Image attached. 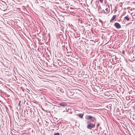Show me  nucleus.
I'll return each instance as SVG.
<instances>
[{
	"label": "nucleus",
	"instance_id": "nucleus-3",
	"mask_svg": "<svg viewBox=\"0 0 135 135\" xmlns=\"http://www.w3.org/2000/svg\"><path fill=\"white\" fill-rule=\"evenodd\" d=\"M114 26L117 28H120L121 27L120 25L118 23H115L114 24Z\"/></svg>",
	"mask_w": 135,
	"mask_h": 135
},
{
	"label": "nucleus",
	"instance_id": "nucleus-10",
	"mask_svg": "<svg viewBox=\"0 0 135 135\" xmlns=\"http://www.w3.org/2000/svg\"><path fill=\"white\" fill-rule=\"evenodd\" d=\"M101 3H102L103 2V0H99Z\"/></svg>",
	"mask_w": 135,
	"mask_h": 135
},
{
	"label": "nucleus",
	"instance_id": "nucleus-9",
	"mask_svg": "<svg viewBox=\"0 0 135 135\" xmlns=\"http://www.w3.org/2000/svg\"><path fill=\"white\" fill-rule=\"evenodd\" d=\"M54 135H60V134L59 133H57L54 134Z\"/></svg>",
	"mask_w": 135,
	"mask_h": 135
},
{
	"label": "nucleus",
	"instance_id": "nucleus-1",
	"mask_svg": "<svg viewBox=\"0 0 135 135\" xmlns=\"http://www.w3.org/2000/svg\"><path fill=\"white\" fill-rule=\"evenodd\" d=\"M85 118L88 120H90L92 122H96V121L95 118L90 115H87L85 116Z\"/></svg>",
	"mask_w": 135,
	"mask_h": 135
},
{
	"label": "nucleus",
	"instance_id": "nucleus-4",
	"mask_svg": "<svg viewBox=\"0 0 135 135\" xmlns=\"http://www.w3.org/2000/svg\"><path fill=\"white\" fill-rule=\"evenodd\" d=\"M130 19V17H129L128 15H127L126 16L124 17V20H126L127 21H129Z\"/></svg>",
	"mask_w": 135,
	"mask_h": 135
},
{
	"label": "nucleus",
	"instance_id": "nucleus-8",
	"mask_svg": "<svg viewBox=\"0 0 135 135\" xmlns=\"http://www.w3.org/2000/svg\"><path fill=\"white\" fill-rule=\"evenodd\" d=\"M7 73H8V74L7 73H6V74L7 75H10L11 74V73H10V72H7Z\"/></svg>",
	"mask_w": 135,
	"mask_h": 135
},
{
	"label": "nucleus",
	"instance_id": "nucleus-13",
	"mask_svg": "<svg viewBox=\"0 0 135 135\" xmlns=\"http://www.w3.org/2000/svg\"><path fill=\"white\" fill-rule=\"evenodd\" d=\"M99 124H98L97 125V126H99Z\"/></svg>",
	"mask_w": 135,
	"mask_h": 135
},
{
	"label": "nucleus",
	"instance_id": "nucleus-2",
	"mask_svg": "<svg viewBox=\"0 0 135 135\" xmlns=\"http://www.w3.org/2000/svg\"><path fill=\"white\" fill-rule=\"evenodd\" d=\"M95 126V124H93L91 123H89L87 126V128L89 129H91V128L94 127Z\"/></svg>",
	"mask_w": 135,
	"mask_h": 135
},
{
	"label": "nucleus",
	"instance_id": "nucleus-7",
	"mask_svg": "<svg viewBox=\"0 0 135 135\" xmlns=\"http://www.w3.org/2000/svg\"><path fill=\"white\" fill-rule=\"evenodd\" d=\"M83 114H79L78 115V116H79V117H81V118H82L83 116Z\"/></svg>",
	"mask_w": 135,
	"mask_h": 135
},
{
	"label": "nucleus",
	"instance_id": "nucleus-11",
	"mask_svg": "<svg viewBox=\"0 0 135 135\" xmlns=\"http://www.w3.org/2000/svg\"><path fill=\"white\" fill-rule=\"evenodd\" d=\"M105 10L107 11H108V8H106L105 9Z\"/></svg>",
	"mask_w": 135,
	"mask_h": 135
},
{
	"label": "nucleus",
	"instance_id": "nucleus-12",
	"mask_svg": "<svg viewBox=\"0 0 135 135\" xmlns=\"http://www.w3.org/2000/svg\"><path fill=\"white\" fill-rule=\"evenodd\" d=\"M20 103H21V101H20L19 102V104H18V105H20Z\"/></svg>",
	"mask_w": 135,
	"mask_h": 135
},
{
	"label": "nucleus",
	"instance_id": "nucleus-5",
	"mask_svg": "<svg viewBox=\"0 0 135 135\" xmlns=\"http://www.w3.org/2000/svg\"><path fill=\"white\" fill-rule=\"evenodd\" d=\"M59 105L61 106L64 107L67 105V104L63 102L60 103Z\"/></svg>",
	"mask_w": 135,
	"mask_h": 135
},
{
	"label": "nucleus",
	"instance_id": "nucleus-6",
	"mask_svg": "<svg viewBox=\"0 0 135 135\" xmlns=\"http://www.w3.org/2000/svg\"><path fill=\"white\" fill-rule=\"evenodd\" d=\"M116 17V16L115 15H114L112 17L111 20H110V22H112L114 20Z\"/></svg>",
	"mask_w": 135,
	"mask_h": 135
}]
</instances>
